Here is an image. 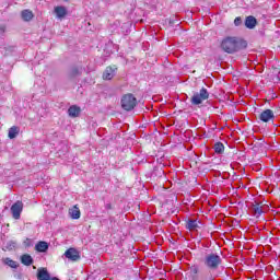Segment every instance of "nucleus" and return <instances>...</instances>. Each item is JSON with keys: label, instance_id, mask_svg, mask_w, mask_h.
<instances>
[{"label": "nucleus", "instance_id": "nucleus-19", "mask_svg": "<svg viewBox=\"0 0 280 280\" xmlns=\"http://www.w3.org/2000/svg\"><path fill=\"white\" fill-rule=\"evenodd\" d=\"M55 13L57 14V19H65L67 16V8L56 7Z\"/></svg>", "mask_w": 280, "mask_h": 280}, {"label": "nucleus", "instance_id": "nucleus-18", "mask_svg": "<svg viewBox=\"0 0 280 280\" xmlns=\"http://www.w3.org/2000/svg\"><path fill=\"white\" fill-rule=\"evenodd\" d=\"M21 264H23V266H32V264H34V258H32L30 254H23L21 256Z\"/></svg>", "mask_w": 280, "mask_h": 280}, {"label": "nucleus", "instance_id": "nucleus-14", "mask_svg": "<svg viewBox=\"0 0 280 280\" xmlns=\"http://www.w3.org/2000/svg\"><path fill=\"white\" fill-rule=\"evenodd\" d=\"M80 113H82V109L78 105H72L68 108L69 117H80Z\"/></svg>", "mask_w": 280, "mask_h": 280}, {"label": "nucleus", "instance_id": "nucleus-22", "mask_svg": "<svg viewBox=\"0 0 280 280\" xmlns=\"http://www.w3.org/2000/svg\"><path fill=\"white\" fill-rule=\"evenodd\" d=\"M215 154H222L224 152V144L222 142H217L214 144Z\"/></svg>", "mask_w": 280, "mask_h": 280}, {"label": "nucleus", "instance_id": "nucleus-9", "mask_svg": "<svg viewBox=\"0 0 280 280\" xmlns=\"http://www.w3.org/2000/svg\"><path fill=\"white\" fill-rule=\"evenodd\" d=\"M252 211H253V214L255 215V218H261V215L264 213V203L254 201L252 203Z\"/></svg>", "mask_w": 280, "mask_h": 280}, {"label": "nucleus", "instance_id": "nucleus-11", "mask_svg": "<svg viewBox=\"0 0 280 280\" xmlns=\"http://www.w3.org/2000/svg\"><path fill=\"white\" fill-rule=\"evenodd\" d=\"M117 71V67L108 66L103 72V80H113L115 78V72Z\"/></svg>", "mask_w": 280, "mask_h": 280}, {"label": "nucleus", "instance_id": "nucleus-27", "mask_svg": "<svg viewBox=\"0 0 280 280\" xmlns=\"http://www.w3.org/2000/svg\"><path fill=\"white\" fill-rule=\"evenodd\" d=\"M105 209H107L108 211L113 210L112 203H107V205L105 206Z\"/></svg>", "mask_w": 280, "mask_h": 280}, {"label": "nucleus", "instance_id": "nucleus-8", "mask_svg": "<svg viewBox=\"0 0 280 280\" xmlns=\"http://www.w3.org/2000/svg\"><path fill=\"white\" fill-rule=\"evenodd\" d=\"M259 119L264 124H268V121H275V112H272V109H265L259 114Z\"/></svg>", "mask_w": 280, "mask_h": 280}, {"label": "nucleus", "instance_id": "nucleus-28", "mask_svg": "<svg viewBox=\"0 0 280 280\" xmlns=\"http://www.w3.org/2000/svg\"><path fill=\"white\" fill-rule=\"evenodd\" d=\"M50 280H60V279H58V278L55 277V278H51Z\"/></svg>", "mask_w": 280, "mask_h": 280}, {"label": "nucleus", "instance_id": "nucleus-17", "mask_svg": "<svg viewBox=\"0 0 280 280\" xmlns=\"http://www.w3.org/2000/svg\"><path fill=\"white\" fill-rule=\"evenodd\" d=\"M69 215L72 220H80V215H82V213L80 212V208H78V205L73 206L69 210Z\"/></svg>", "mask_w": 280, "mask_h": 280}, {"label": "nucleus", "instance_id": "nucleus-12", "mask_svg": "<svg viewBox=\"0 0 280 280\" xmlns=\"http://www.w3.org/2000/svg\"><path fill=\"white\" fill-rule=\"evenodd\" d=\"M245 26L247 27V30H255V27L257 26V19H255V16L249 15L245 19Z\"/></svg>", "mask_w": 280, "mask_h": 280}, {"label": "nucleus", "instance_id": "nucleus-6", "mask_svg": "<svg viewBox=\"0 0 280 280\" xmlns=\"http://www.w3.org/2000/svg\"><path fill=\"white\" fill-rule=\"evenodd\" d=\"M11 213L14 220H21V213H23V201L18 200L11 206Z\"/></svg>", "mask_w": 280, "mask_h": 280}, {"label": "nucleus", "instance_id": "nucleus-25", "mask_svg": "<svg viewBox=\"0 0 280 280\" xmlns=\"http://www.w3.org/2000/svg\"><path fill=\"white\" fill-rule=\"evenodd\" d=\"M234 25H236V26H240V25H242V18H235V20H234Z\"/></svg>", "mask_w": 280, "mask_h": 280}, {"label": "nucleus", "instance_id": "nucleus-3", "mask_svg": "<svg viewBox=\"0 0 280 280\" xmlns=\"http://www.w3.org/2000/svg\"><path fill=\"white\" fill-rule=\"evenodd\" d=\"M120 106L122 110H135V108L137 107V97H135L132 93H127L122 95Z\"/></svg>", "mask_w": 280, "mask_h": 280}, {"label": "nucleus", "instance_id": "nucleus-2", "mask_svg": "<svg viewBox=\"0 0 280 280\" xmlns=\"http://www.w3.org/2000/svg\"><path fill=\"white\" fill-rule=\"evenodd\" d=\"M203 264L209 270H218V268L222 266V258L220 257V255L211 253L206 255Z\"/></svg>", "mask_w": 280, "mask_h": 280}, {"label": "nucleus", "instance_id": "nucleus-29", "mask_svg": "<svg viewBox=\"0 0 280 280\" xmlns=\"http://www.w3.org/2000/svg\"><path fill=\"white\" fill-rule=\"evenodd\" d=\"M65 1H69V0H65Z\"/></svg>", "mask_w": 280, "mask_h": 280}, {"label": "nucleus", "instance_id": "nucleus-4", "mask_svg": "<svg viewBox=\"0 0 280 280\" xmlns=\"http://www.w3.org/2000/svg\"><path fill=\"white\" fill-rule=\"evenodd\" d=\"M185 277L187 280H205V273L200 270V266L198 265H191L188 267Z\"/></svg>", "mask_w": 280, "mask_h": 280}, {"label": "nucleus", "instance_id": "nucleus-10", "mask_svg": "<svg viewBox=\"0 0 280 280\" xmlns=\"http://www.w3.org/2000/svg\"><path fill=\"white\" fill-rule=\"evenodd\" d=\"M252 150L256 154H259V152H264V150H266V140L260 138L257 141H255V143L252 147Z\"/></svg>", "mask_w": 280, "mask_h": 280}, {"label": "nucleus", "instance_id": "nucleus-7", "mask_svg": "<svg viewBox=\"0 0 280 280\" xmlns=\"http://www.w3.org/2000/svg\"><path fill=\"white\" fill-rule=\"evenodd\" d=\"M65 257L69 259L70 261H80L81 256L80 252L78 249L70 247L65 252Z\"/></svg>", "mask_w": 280, "mask_h": 280}, {"label": "nucleus", "instance_id": "nucleus-20", "mask_svg": "<svg viewBox=\"0 0 280 280\" xmlns=\"http://www.w3.org/2000/svg\"><path fill=\"white\" fill-rule=\"evenodd\" d=\"M19 132H21V129L18 126L11 127L8 133L9 139H16Z\"/></svg>", "mask_w": 280, "mask_h": 280}, {"label": "nucleus", "instance_id": "nucleus-21", "mask_svg": "<svg viewBox=\"0 0 280 280\" xmlns=\"http://www.w3.org/2000/svg\"><path fill=\"white\" fill-rule=\"evenodd\" d=\"M23 21L30 22L34 19V13L30 10H23L21 13Z\"/></svg>", "mask_w": 280, "mask_h": 280}, {"label": "nucleus", "instance_id": "nucleus-5", "mask_svg": "<svg viewBox=\"0 0 280 280\" xmlns=\"http://www.w3.org/2000/svg\"><path fill=\"white\" fill-rule=\"evenodd\" d=\"M209 97V91H207L206 88H202L199 93L196 92L191 98H190V103L192 104V106H198L200 105L202 102H205V100H207Z\"/></svg>", "mask_w": 280, "mask_h": 280}, {"label": "nucleus", "instance_id": "nucleus-15", "mask_svg": "<svg viewBox=\"0 0 280 280\" xmlns=\"http://www.w3.org/2000/svg\"><path fill=\"white\" fill-rule=\"evenodd\" d=\"M35 250H37V253H47V250H49V244L45 241H39L35 245Z\"/></svg>", "mask_w": 280, "mask_h": 280}, {"label": "nucleus", "instance_id": "nucleus-23", "mask_svg": "<svg viewBox=\"0 0 280 280\" xmlns=\"http://www.w3.org/2000/svg\"><path fill=\"white\" fill-rule=\"evenodd\" d=\"M4 264L9 266L10 268H19V264L11 258H5Z\"/></svg>", "mask_w": 280, "mask_h": 280}, {"label": "nucleus", "instance_id": "nucleus-13", "mask_svg": "<svg viewBox=\"0 0 280 280\" xmlns=\"http://www.w3.org/2000/svg\"><path fill=\"white\" fill-rule=\"evenodd\" d=\"M186 229L188 231H198V229H200V221H198V220H188L186 222Z\"/></svg>", "mask_w": 280, "mask_h": 280}, {"label": "nucleus", "instance_id": "nucleus-24", "mask_svg": "<svg viewBox=\"0 0 280 280\" xmlns=\"http://www.w3.org/2000/svg\"><path fill=\"white\" fill-rule=\"evenodd\" d=\"M69 75H70V78H75V77L80 75V69H78V67L72 68Z\"/></svg>", "mask_w": 280, "mask_h": 280}, {"label": "nucleus", "instance_id": "nucleus-26", "mask_svg": "<svg viewBox=\"0 0 280 280\" xmlns=\"http://www.w3.org/2000/svg\"><path fill=\"white\" fill-rule=\"evenodd\" d=\"M0 32L1 34H5V25H0Z\"/></svg>", "mask_w": 280, "mask_h": 280}, {"label": "nucleus", "instance_id": "nucleus-1", "mask_svg": "<svg viewBox=\"0 0 280 280\" xmlns=\"http://www.w3.org/2000/svg\"><path fill=\"white\" fill-rule=\"evenodd\" d=\"M246 47H248V42L242 37L228 36L221 42V49H223L225 54H237V51H242L246 49Z\"/></svg>", "mask_w": 280, "mask_h": 280}, {"label": "nucleus", "instance_id": "nucleus-16", "mask_svg": "<svg viewBox=\"0 0 280 280\" xmlns=\"http://www.w3.org/2000/svg\"><path fill=\"white\" fill-rule=\"evenodd\" d=\"M37 279L38 280H50L51 277L49 276V271H47V268H39L37 270Z\"/></svg>", "mask_w": 280, "mask_h": 280}]
</instances>
